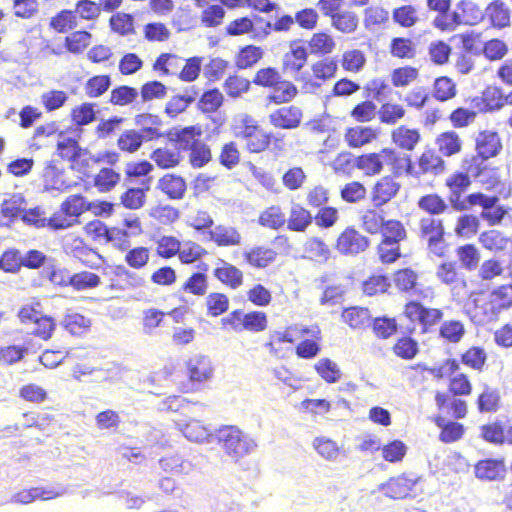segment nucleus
I'll return each mask as SVG.
<instances>
[{
	"instance_id": "680f3d73",
	"label": "nucleus",
	"mask_w": 512,
	"mask_h": 512,
	"mask_svg": "<svg viewBox=\"0 0 512 512\" xmlns=\"http://www.w3.org/2000/svg\"><path fill=\"white\" fill-rule=\"evenodd\" d=\"M142 187H129L120 197V204L130 210L141 208L145 204V192L149 190V181L141 182Z\"/></svg>"
},
{
	"instance_id": "bf43d9fd",
	"label": "nucleus",
	"mask_w": 512,
	"mask_h": 512,
	"mask_svg": "<svg viewBox=\"0 0 512 512\" xmlns=\"http://www.w3.org/2000/svg\"><path fill=\"white\" fill-rule=\"evenodd\" d=\"M304 252L307 257L317 262H327L331 256L329 245L317 236L310 237L304 243Z\"/></svg>"
},
{
	"instance_id": "b1692460",
	"label": "nucleus",
	"mask_w": 512,
	"mask_h": 512,
	"mask_svg": "<svg viewBox=\"0 0 512 512\" xmlns=\"http://www.w3.org/2000/svg\"><path fill=\"white\" fill-rule=\"evenodd\" d=\"M435 276L438 282L448 287L452 292L466 290L468 282L461 272L460 266L454 260L442 261L436 266Z\"/></svg>"
},
{
	"instance_id": "dca6fc26",
	"label": "nucleus",
	"mask_w": 512,
	"mask_h": 512,
	"mask_svg": "<svg viewBox=\"0 0 512 512\" xmlns=\"http://www.w3.org/2000/svg\"><path fill=\"white\" fill-rule=\"evenodd\" d=\"M54 154L59 156L62 160L69 161L72 170L82 173L86 177H91L86 171L89 167V159H87V156L90 152L87 148H82L75 139L59 138Z\"/></svg>"
},
{
	"instance_id": "39448f33",
	"label": "nucleus",
	"mask_w": 512,
	"mask_h": 512,
	"mask_svg": "<svg viewBox=\"0 0 512 512\" xmlns=\"http://www.w3.org/2000/svg\"><path fill=\"white\" fill-rule=\"evenodd\" d=\"M401 153L392 147H383L379 151L358 155L353 166L365 176L373 177L383 172L385 166L394 176H400Z\"/></svg>"
},
{
	"instance_id": "c756f323",
	"label": "nucleus",
	"mask_w": 512,
	"mask_h": 512,
	"mask_svg": "<svg viewBox=\"0 0 512 512\" xmlns=\"http://www.w3.org/2000/svg\"><path fill=\"white\" fill-rule=\"evenodd\" d=\"M343 137L349 148L358 149L375 142L379 138V132L372 126L356 125L347 127Z\"/></svg>"
},
{
	"instance_id": "0eeeda50",
	"label": "nucleus",
	"mask_w": 512,
	"mask_h": 512,
	"mask_svg": "<svg viewBox=\"0 0 512 512\" xmlns=\"http://www.w3.org/2000/svg\"><path fill=\"white\" fill-rule=\"evenodd\" d=\"M272 247L255 245L242 254L246 265L254 269H265L272 265L279 256L288 255L292 249L290 239L285 234H278L271 240Z\"/></svg>"
},
{
	"instance_id": "3c124183",
	"label": "nucleus",
	"mask_w": 512,
	"mask_h": 512,
	"mask_svg": "<svg viewBox=\"0 0 512 512\" xmlns=\"http://www.w3.org/2000/svg\"><path fill=\"white\" fill-rule=\"evenodd\" d=\"M486 14L492 27L503 29L510 26L511 12L503 1L491 2L486 8Z\"/></svg>"
},
{
	"instance_id": "bb28decb",
	"label": "nucleus",
	"mask_w": 512,
	"mask_h": 512,
	"mask_svg": "<svg viewBox=\"0 0 512 512\" xmlns=\"http://www.w3.org/2000/svg\"><path fill=\"white\" fill-rule=\"evenodd\" d=\"M471 108H476L479 114H487L500 110L505 100L500 89L486 87L479 95L468 99Z\"/></svg>"
},
{
	"instance_id": "49530a36",
	"label": "nucleus",
	"mask_w": 512,
	"mask_h": 512,
	"mask_svg": "<svg viewBox=\"0 0 512 512\" xmlns=\"http://www.w3.org/2000/svg\"><path fill=\"white\" fill-rule=\"evenodd\" d=\"M475 403L479 413H496L502 405L500 392L496 388L485 385Z\"/></svg>"
},
{
	"instance_id": "ddd939ff",
	"label": "nucleus",
	"mask_w": 512,
	"mask_h": 512,
	"mask_svg": "<svg viewBox=\"0 0 512 512\" xmlns=\"http://www.w3.org/2000/svg\"><path fill=\"white\" fill-rule=\"evenodd\" d=\"M509 277L512 279V272L509 273ZM477 308L486 321H497L502 313L512 309V283L493 287Z\"/></svg>"
},
{
	"instance_id": "de8ad7c7",
	"label": "nucleus",
	"mask_w": 512,
	"mask_h": 512,
	"mask_svg": "<svg viewBox=\"0 0 512 512\" xmlns=\"http://www.w3.org/2000/svg\"><path fill=\"white\" fill-rule=\"evenodd\" d=\"M257 223L270 230H280L286 224V216L279 205H270L263 209L257 218Z\"/></svg>"
},
{
	"instance_id": "1a4fd4ad",
	"label": "nucleus",
	"mask_w": 512,
	"mask_h": 512,
	"mask_svg": "<svg viewBox=\"0 0 512 512\" xmlns=\"http://www.w3.org/2000/svg\"><path fill=\"white\" fill-rule=\"evenodd\" d=\"M488 161V158L474 151L461 159V169L478 179L487 190H497L504 186V182L499 175V168L490 167Z\"/></svg>"
},
{
	"instance_id": "f8f14e48",
	"label": "nucleus",
	"mask_w": 512,
	"mask_h": 512,
	"mask_svg": "<svg viewBox=\"0 0 512 512\" xmlns=\"http://www.w3.org/2000/svg\"><path fill=\"white\" fill-rule=\"evenodd\" d=\"M498 202V196L487 195L480 191L468 194L464 200L465 208H481L480 218L488 226L501 225L512 210L509 206L499 205Z\"/></svg>"
},
{
	"instance_id": "2f4dec72",
	"label": "nucleus",
	"mask_w": 512,
	"mask_h": 512,
	"mask_svg": "<svg viewBox=\"0 0 512 512\" xmlns=\"http://www.w3.org/2000/svg\"><path fill=\"white\" fill-rule=\"evenodd\" d=\"M437 152L443 157H453L463 151L464 142L460 134L455 130H446L435 138Z\"/></svg>"
},
{
	"instance_id": "13d9d810",
	"label": "nucleus",
	"mask_w": 512,
	"mask_h": 512,
	"mask_svg": "<svg viewBox=\"0 0 512 512\" xmlns=\"http://www.w3.org/2000/svg\"><path fill=\"white\" fill-rule=\"evenodd\" d=\"M487 361V353L481 346H470L460 354L459 363L464 366L482 372Z\"/></svg>"
},
{
	"instance_id": "052dcab7",
	"label": "nucleus",
	"mask_w": 512,
	"mask_h": 512,
	"mask_svg": "<svg viewBox=\"0 0 512 512\" xmlns=\"http://www.w3.org/2000/svg\"><path fill=\"white\" fill-rule=\"evenodd\" d=\"M390 280L386 274L372 273L361 283L364 295L372 297L386 293L390 288Z\"/></svg>"
},
{
	"instance_id": "37998d69",
	"label": "nucleus",
	"mask_w": 512,
	"mask_h": 512,
	"mask_svg": "<svg viewBox=\"0 0 512 512\" xmlns=\"http://www.w3.org/2000/svg\"><path fill=\"white\" fill-rule=\"evenodd\" d=\"M263 57V48L249 44L238 50L234 58V64L239 70H247L257 65Z\"/></svg>"
},
{
	"instance_id": "473e14b6",
	"label": "nucleus",
	"mask_w": 512,
	"mask_h": 512,
	"mask_svg": "<svg viewBox=\"0 0 512 512\" xmlns=\"http://www.w3.org/2000/svg\"><path fill=\"white\" fill-rule=\"evenodd\" d=\"M84 231L95 242L100 244L111 243L116 248V236L123 235L118 231V227H110L101 220H92L86 223Z\"/></svg>"
},
{
	"instance_id": "412c9836",
	"label": "nucleus",
	"mask_w": 512,
	"mask_h": 512,
	"mask_svg": "<svg viewBox=\"0 0 512 512\" xmlns=\"http://www.w3.org/2000/svg\"><path fill=\"white\" fill-rule=\"evenodd\" d=\"M437 410L443 417L454 420L464 419L468 415V403L461 396L447 391H436L434 395Z\"/></svg>"
},
{
	"instance_id": "a878e982",
	"label": "nucleus",
	"mask_w": 512,
	"mask_h": 512,
	"mask_svg": "<svg viewBox=\"0 0 512 512\" xmlns=\"http://www.w3.org/2000/svg\"><path fill=\"white\" fill-rule=\"evenodd\" d=\"M269 123L275 129L294 130L303 120V111L296 105L282 106L268 115Z\"/></svg>"
},
{
	"instance_id": "2eb2a0df",
	"label": "nucleus",
	"mask_w": 512,
	"mask_h": 512,
	"mask_svg": "<svg viewBox=\"0 0 512 512\" xmlns=\"http://www.w3.org/2000/svg\"><path fill=\"white\" fill-rule=\"evenodd\" d=\"M310 69L311 76L301 75L295 78L296 81L302 83L303 89H317L334 79L338 72V62L335 58L321 57L312 63Z\"/></svg>"
},
{
	"instance_id": "9d476101",
	"label": "nucleus",
	"mask_w": 512,
	"mask_h": 512,
	"mask_svg": "<svg viewBox=\"0 0 512 512\" xmlns=\"http://www.w3.org/2000/svg\"><path fill=\"white\" fill-rule=\"evenodd\" d=\"M217 439L225 454L240 463L255 448L254 441L236 426H224L218 430Z\"/></svg>"
},
{
	"instance_id": "a211bd4d",
	"label": "nucleus",
	"mask_w": 512,
	"mask_h": 512,
	"mask_svg": "<svg viewBox=\"0 0 512 512\" xmlns=\"http://www.w3.org/2000/svg\"><path fill=\"white\" fill-rule=\"evenodd\" d=\"M295 336L303 338L295 346V354L300 359H313L321 351L322 334L318 325L296 324Z\"/></svg>"
},
{
	"instance_id": "e2e57ef3",
	"label": "nucleus",
	"mask_w": 512,
	"mask_h": 512,
	"mask_svg": "<svg viewBox=\"0 0 512 512\" xmlns=\"http://www.w3.org/2000/svg\"><path fill=\"white\" fill-rule=\"evenodd\" d=\"M481 438L494 445H504L508 441V427L505 429L500 421L484 424L480 427Z\"/></svg>"
},
{
	"instance_id": "5701e85b",
	"label": "nucleus",
	"mask_w": 512,
	"mask_h": 512,
	"mask_svg": "<svg viewBox=\"0 0 512 512\" xmlns=\"http://www.w3.org/2000/svg\"><path fill=\"white\" fill-rule=\"evenodd\" d=\"M295 330L296 324L286 326L283 329L271 330L264 343L268 353L277 359L285 358L289 350L285 344L293 345L295 343Z\"/></svg>"
},
{
	"instance_id": "864d4df0",
	"label": "nucleus",
	"mask_w": 512,
	"mask_h": 512,
	"mask_svg": "<svg viewBox=\"0 0 512 512\" xmlns=\"http://www.w3.org/2000/svg\"><path fill=\"white\" fill-rule=\"evenodd\" d=\"M398 337L392 345V353L402 360H412L419 353V343L411 336L412 333Z\"/></svg>"
},
{
	"instance_id": "c85d7f7f",
	"label": "nucleus",
	"mask_w": 512,
	"mask_h": 512,
	"mask_svg": "<svg viewBox=\"0 0 512 512\" xmlns=\"http://www.w3.org/2000/svg\"><path fill=\"white\" fill-rule=\"evenodd\" d=\"M506 472V462L503 457L485 458L474 464V475L481 481L503 480Z\"/></svg>"
},
{
	"instance_id": "f704fd0d",
	"label": "nucleus",
	"mask_w": 512,
	"mask_h": 512,
	"mask_svg": "<svg viewBox=\"0 0 512 512\" xmlns=\"http://www.w3.org/2000/svg\"><path fill=\"white\" fill-rule=\"evenodd\" d=\"M313 223V215L302 204L296 203L290 207L286 227L291 232L304 233Z\"/></svg>"
},
{
	"instance_id": "a18cd8bd",
	"label": "nucleus",
	"mask_w": 512,
	"mask_h": 512,
	"mask_svg": "<svg viewBox=\"0 0 512 512\" xmlns=\"http://www.w3.org/2000/svg\"><path fill=\"white\" fill-rule=\"evenodd\" d=\"M434 423L440 428L439 440L443 443H453L460 440L465 432L463 424L457 421H446L442 415L434 417Z\"/></svg>"
},
{
	"instance_id": "7ed1b4c3",
	"label": "nucleus",
	"mask_w": 512,
	"mask_h": 512,
	"mask_svg": "<svg viewBox=\"0 0 512 512\" xmlns=\"http://www.w3.org/2000/svg\"><path fill=\"white\" fill-rule=\"evenodd\" d=\"M234 135L243 142L249 154H261L268 151L272 144L277 145L281 138L272 132L265 131L251 115L245 114L234 127Z\"/></svg>"
},
{
	"instance_id": "e433bc0d",
	"label": "nucleus",
	"mask_w": 512,
	"mask_h": 512,
	"mask_svg": "<svg viewBox=\"0 0 512 512\" xmlns=\"http://www.w3.org/2000/svg\"><path fill=\"white\" fill-rule=\"evenodd\" d=\"M57 163L58 161L54 159L46 163L43 174L45 189H54L57 191L70 190L73 186L76 185V183H68L65 179L62 178L65 170L63 167H59Z\"/></svg>"
},
{
	"instance_id": "603ef678",
	"label": "nucleus",
	"mask_w": 512,
	"mask_h": 512,
	"mask_svg": "<svg viewBox=\"0 0 512 512\" xmlns=\"http://www.w3.org/2000/svg\"><path fill=\"white\" fill-rule=\"evenodd\" d=\"M341 317L350 328L364 329L371 321V312L367 307L351 306L343 310Z\"/></svg>"
},
{
	"instance_id": "a19ab883",
	"label": "nucleus",
	"mask_w": 512,
	"mask_h": 512,
	"mask_svg": "<svg viewBox=\"0 0 512 512\" xmlns=\"http://www.w3.org/2000/svg\"><path fill=\"white\" fill-rule=\"evenodd\" d=\"M417 480L405 474L389 479L386 484V495L392 499H405L409 497Z\"/></svg>"
},
{
	"instance_id": "58836bf2",
	"label": "nucleus",
	"mask_w": 512,
	"mask_h": 512,
	"mask_svg": "<svg viewBox=\"0 0 512 512\" xmlns=\"http://www.w3.org/2000/svg\"><path fill=\"white\" fill-rule=\"evenodd\" d=\"M122 224L123 228L118 227V231L123 235L116 236V248L120 251H127L131 246L130 238L140 235L143 230L140 219L132 214L125 217Z\"/></svg>"
},
{
	"instance_id": "4d7b16f0",
	"label": "nucleus",
	"mask_w": 512,
	"mask_h": 512,
	"mask_svg": "<svg viewBox=\"0 0 512 512\" xmlns=\"http://www.w3.org/2000/svg\"><path fill=\"white\" fill-rule=\"evenodd\" d=\"M251 84L245 76L233 73L224 80L223 89L229 98L238 99L251 90Z\"/></svg>"
},
{
	"instance_id": "f3484780",
	"label": "nucleus",
	"mask_w": 512,
	"mask_h": 512,
	"mask_svg": "<svg viewBox=\"0 0 512 512\" xmlns=\"http://www.w3.org/2000/svg\"><path fill=\"white\" fill-rule=\"evenodd\" d=\"M185 371L191 385V388L185 391H196L213 379L215 368L208 356L199 354L186 361Z\"/></svg>"
},
{
	"instance_id": "6e6552de",
	"label": "nucleus",
	"mask_w": 512,
	"mask_h": 512,
	"mask_svg": "<svg viewBox=\"0 0 512 512\" xmlns=\"http://www.w3.org/2000/svg\"><path fill=\"white\" fill-rule=\"evenodd\" d=\"M460 363L455 358H446L439 366L431 369L435 379L448 378L447 392L468 397L473 392V384L468 374L460 371Z\"/></svg>"
},
{
	"instance_id": "6e6d98bb",
	"label": "nucleus",
	"mask_w": 512,
	"mask_h": 512,
	"mask_svg": "<svg viewBox=\"0 0 512 512\" xmlns=\"http://www.w3.org/2000/svg\"><path fill=\"white\" fill-rule=\"evenodd\" d=\"M170 420L177 424L182 434L190 441L202 442L209 436L208 429L199 420L184 421L173 417Z\"/></svg>"
},
{
	"instance_id": "423d86ee",
	"label": "nucleus",
	"mask_w": 512,
	"mask_h": 512,
	"mask_svg": "<svg viewBox=\"0 0 512 512\" xmlns=\"http://www.w3.org/2000/svg\"><path fill=\"white\" fill-rule=\"evenodd\" d=\"M400 165V176L406 174L414 179H420L425 175L438 176L446 170L445 160L432 147L424 148L414 162L409 155L401 154Z\"/></svg>"
},
{
	"instance_id": "ea45409f",
	"label": "nucleus",
	"mask_w": 512,
	"mask_h": 512,
	"mask_svg": "<svg viewBox=\"0 0 512 512\" xmlns=\"http://www.w3.org/2000/svg\"><path fill=\"white\" fill-rule=\"evenodd\" d=\"M199 92L194 87L188 88L184 94L173 95L165 105L164 112L170 118H175L196 100Z\"/></svg>"
},
{
	"instance_id": "79ce46f5",
	"label": "nucleus",
	"mask_w": 512,
	"mask_h": 512,
	"mask_svg": "<svg viewBox=\"0 0 512 512\" xmlns=\"http://www.w3.org/2000/svg\"><path fill=\"white\" fill-rule=\"evenodd\" d=\"M307 60L308 51L304 46L291 47L283 57L282 69L285 73L296 75L305 67Z\"/></svg>"
},
{
	"instance_id": "4468645a",
	"label": "nucleus",
	"mask_w": 512,
	"mask_h": 512,
	"mask_svg": "<svg viewBox=\"0 0 512 512\" xmlns=\"http://www.w3.org/2000/svg\"><path fill=\"white\" fill-rule=\"evenodd\" d=\"M418 237L426 243L427 250L438 258L446 256L445 226L442 219L432 216L420 218Z\"/></svg>"
},
{
	"instance_id": "c03bdc74",
	"label": "nucleus",
	"mask_w": 512,
	"mask_h": 512,
	"mask_svg": "<svg viewBox=\"0 0 512 512\" xmlns=\"http://www.w3.org/2000/svg\"><path fill=\"white\" fill-rule=\"evenodd\" d=\"M209 235L218 247H233L242 243L241 233L232 226L218 225L209 232Z\"/></svg>"
},
{
	"instance_id": "8fccbe9b",
	"label": "nucleus",
	"mask_w": 512,
	"mask_h": 512,
	"mask_svg": "<svg viewBox=\"0 0 512 512\" xmlns=\"http://www.w3.org/2000/svg\"><path fill=\"white\" fill-rule=\"evenodd\" d=\"M57 496H59V493L55 492L53 488L37 486L15 493L11 498V502L26 505L38 499L50 500Z\"/></svg>"
},
{
	"instance_id": "393cba45",
	"label": "nucleus",
	"mask_w": 512,
	"mask_h": 512,
	"mask_svg": "<svg viewBox=\"0 0 512 512\" xmlns=\"http://www.w3.org/2000/svg\"><path fill=\"white\" fill-rule=\"evenodd\" d=\"M474 151L490 159L498 157L503 151V140L495 129H480L473 137Z\"/></svg>"
},
{
	"instance_id": "c9c22d12",
	"label": "nucleus",
	"mask_w": 512,
	"mask_h": 512,
	"mask_svg": "<svg viewBox=\"0 0 512 512\" xmlns=\"http://www.w3.org/2000/svg\"><path fill=\"white\" fill-rule=\"evenodd\" d=\"M26 205L27 200L21 193H14L10 198L4 199L0 205V214L7 222L2 225L10 227L20 220Z\"/></svg>"
},
{
	"instance_id": "774afa93",
	"label": "nucleus",
	"mask_w": 512,
	"mask_h": 512,
	"mask_svg": "<svg viewBox=\"0 0 512 512\" xmlns=\"http://www.w3.org/2000/svg\"><path fill=\"white\" fill-rule=\"evenodd\" d=\"M371 329L377 339L386 340L398 332V322L395 317L378 316L371 321Z\"/></svg>"
},
{
	"instance_id": "aec40b11",
	"label": "nucleus",
	"mask_w": 512,
	"mask_h": 512,
	"mask_svg": "<svg viewBox=\"0 0 512 512\" xmlns=\"http://www.w3.org/2000/svg\"><path fill=\"white\" fill-rule=\"evenodd\" d=\"M392 281L398 292L416 294L421 299H433L435 292L432 287L419 289V273L411 267L399 268L394 271Z\"/></svg>"
},
{
	"instance_id": "f03ea898",
	"label": "nucleus",
	"mask_w": 512,
	"mask_h": 512,
	"mask_svg": "<svg viewBox=\"0 0 512 512\" xmlns=\"http://www.w3.org/2000/svg\"><path fill=\"white\" fill-rule=\"evenodd\" d=\"M203 136L201 125L186 127L173 126L162 133L165 145L162 147V168L174 167L179 164L183 151H188Z\"/></svg>"
},
{
	"instance_id": "0e129e2a",
	"label": "nucleus",
	"mask_w": 512,
	"mask_h": 512,
	"mask_svg": "<svg viewBox=\"0 0 512 512\" xmlns=\"http://www.w3.org/2000/svg\"><path fill=\"white\" fill-rule=\"evenodd\" d=\"M377 115L380 123L392 126L405 117L406 109L399 103L387 101L380 105Z\"/></svg>"
},
{
	"instance_id": "72a5a7b5",
	"label": "nucleus",
	"mask_w": 512,
	"mask_h": 512,
	"mask_svg": "<svg viewBox=\"0 0 512 512\" xmlns=\"http://www.w3.org/2000/svg\"><path fill=\"white\" fill-rule=\"evenodd\" d=\"M307 45L309 54L317 57L331 55L337 46L334 36L326 30L314 32L310 36Z\"/></svg>"
},
{
	"instance_id": "4c0bfd02",
	"label": "nucleus",
	"mask_w": 512,
	"mask_h": 512,
	"mask_svg": "<svg viewBox=\"0 0 512 512\" xmlns=\"http://www.w3.org/2000/svg\"><path fill=\"white\" fill-rule=\"evenodd\" d=\"M391 140L398 148L411 152L421 141V134L416 128L400 125L391 131Z\"/></svg>"
},
{
	"instance_id": "20e7f679",
	"label": "nucleus",
	"mask_w": 512,
	"mask_h": 512,
	"mask_svg": "<svg viewBox=\"0 0 512 512\" xmlns=\"http://www.w3.org/2000/svg\"><path fill=\"white\" fill-rule=\"evenodd\" d=\"M252 83L270 90L267 99L275 105L290 103L298 95L296 85L284 79L275 67L268 66L258 69L253 76Z\"/></svg>"
},
{
	"instance_id": "cd10ccee",
	"label": "nucleus",
	"mask_w": 512,
	"mask_h": 512,
	"mask_svg": "<svg viewBox=\"0 0 512 512\" xmlns=\"http://www.w3.org/2000/svg\"><path fill=\"white\" fill-rule=\"evenodd\" d=\"M396 176L392 173L379 178L371 189V201L375 207H381L394 199L400 189L401 184L396 181Z\"/></svg>"
},
{
	"instance_id": "5fc2aeb1",
	"label": "nucleus",
	"mask_w": 512,
	"mask_h": 512,
	"mask_svg": "<svg viewBox=\"0 0 512 512\" xmlns=\"http://www.w3.org/2000/svg\"><path fill=\"white\" fill-rule=\"evenodd\" d=\"M389 53L397 59L412 60L417 55V46L409 37H394L389 44Z\"/></svg>"
},
{
	"instance_id": "f257e3e1",
	"label": "nucleus",
	"mask_w": 512,
	"mask_h": 512,
	"mask_svg": "<svg viewBox=\"0 0 512 512\" xmlns=\"http://www.w3.org/2000/svg\"><path fill=\"white\" fill-rule=\"evenodd\" d=\"M402 316L411 324L407 331L414 333L416 325L420 327L421 334H427L438 327V338L444 344L456 345L460 343L465 334L466 328L462 320H444V312L441 308L425 306L418 300H408L403 305Z\"/></svg>"
},
{
	"instance_id": "7c9ffc66",
	"label": "nucleus",
	"mask_w": 512,
	"mask_h": 512,
	"mask_svg": "<svg viewBox=\"0 0 512 512\" xmlns=\"http://www.w3.org/2000/svg\"><path fill=\"white\" fill-rule=\"evenodd\" d=\"M213 276L224 286L237 290L244 283L243 271L234 264L220 259L213 269Z\"/></svg>"
},
{
	"instance_id": "09e8293b",
	"label": "nucleus",
	"mask_w": 512,
	"mask_h": 512,
	"mask_svg": "<svg viewBox=\"0 0 512 512\" xmlns=\"http://www.w3.org/2000/svg\"><path fill=\"white\" fill-rule=\"evenodd\" d=\"M100 110L94 102H83L72 108L70 118L75 126H86L98 120Z\"/></svg>"
},
{
	"instance_id": "6ab92c4d",
	"label": "nucleus",
	"mask_w": 512,
	"mask_h": 512,
	"mask_svg": "<svg viewBox=\"0 0 512 512\" xmlns=\"http://www.w3.org/2000/svg\"><path fill=\"white\" fill-rule=\"evenodd\" d=\"M370 239L355 226L345 227L335 240L336 251L343 256H356L370 247Z\"/></svg>"
},
{
	"instance_id": "9b49d317",
	"label": "nucleus",
	"mask_w": 512,
	"mask_h": 512,
	"mask_svg": "<svg viewBox=\"0 0 512 512\" xmlns=\"http://www.w3.org/2000/svg\"><path fill=\"white\" fill-rule=\"evenodd\" d=\"M480 19L481 12L476 5L469 0H461L454 11L449 10L442 15H436L432 24L442 32H450L461 25L476 24Z\"/></svg>"
},
{
	"instance_id": "4be33fe9",
	"label": "nucleus",
	"mask_w": 512,
	"mask_h": 512,
	"mask_svg": "<svg viewBox=\"0 0 512 512\" xmlns=\"http://www.w3.org/2000/svg\"><path fill=\"white\" fill-rule=\"evenodd\" d=\"M160 138L158 127H143L139 130L130 129L122 132L117 140L119 149L123 152L134 153L144 142Z\"/></svg>"
},
{
	"instance_id": "338daca9",
	"label": "nucleus",
	"mask_w": 512,
	"mask_h": 512,
	"mask_svg": "<svg viewBox=\"0 0 512 512\" xmlns=\"http://www.w3.org/2000/svg\"><path fill=\"white\" fill-rule=\"evenodd\" d=\"M92 177V186L101 193L110 192L121 180V174L111 167L101 168L99 173Z\"/></svg>"
},
{
	"instance_id": "69168bd1",
	"label": "nucleus",
	"mask_w": 512,
	"mask_h": 512,
	"mask_svg": "<svg viewBox=\"0 0 512 512\" xmlns=\"http://www.w3.org/2000/svg\"><path fill=\"white\" fill-rule=\"evenodd\" d=\"M460 268L467 271L475 270L480 263L481 254L479 249L472 243L460 245L455 250Z\"/></svg>"
}]
</instances>
